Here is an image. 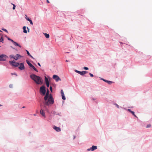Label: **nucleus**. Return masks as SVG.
I'll use <instances>...</instances> for the list:
<instances>
[{
  "mask_svg": "<svg viewBox=\"0 0 152 152\" xmlns=\"http://www.w3.org/2000/svg\"><path fill=\"white\" fill-rule=\"evenodd\" d=\"M85 70H87L88 69V68L87 67H84L83 68Z\"/></svg>",
  "mask_w": 152,
  "mask_h": 152,
  "instance_id": "7c9ffc66",
  "label": "nucleus"
},
{
  "mask_svg": "<svg viewBox=\"0 0 152 152\" xmlns=\"http://www.w3.org/2000/svg\"><path fill=\"white\" fill-rule=\"evenodd\" d=\"M50 89L51 91H52V88L51 86H50Z\"/></svg>",
  "mask_w": 152,
  "mask_h": 152,
  "instance_id": "f704fd0d",
  "label": "nucleus"
},
{
  "mask_svg": "<svg viewBox=\"0 0 152 152\" xmlns=\"http://www.w3.org/2000/svg\"><path fill=\"white\" fill-rule=\"evenodd\" d=\"M13 44L15 46H18L20 48L21 47V46L20 45L18 44V43H17L15 42Z\"/></svg>",
  "mask_w": 152,
  "mask_h": 152,
  "instance_id": "ddd939ff",
  "label": "nucleus"
},
{
  "mask_svg": "<svg viewBox=\"0 0 152 152\" xmlns=\"http://www.w3.org/2000/svg\"><path fill=\"white\" fill-rule=\"evenodd\" d=\"M81 72L79 71L78 73H79V74H80V73H81Z\"/></svg>",
  "mask_w": 152,
  "mask_h": 152,
  "instance_id": "49530a36",
  "label": "nucleus"
},
{
  "mask_svg": "<svg viewBox=\"0 0 152 152\" xmlns=\"http://www.w3.org/2000/svg\"><path fill=\"white\" fill-rule=\"evenodd\" d=\"M134 116L136 117H137V116H136V115L134 114H134H133Z\"/></svg>",
  "mask_w": 152,
  "mask_h": 152,
  "instance_id": "79ce46f5",
  "label": "nucleus"
},
{
  "mask_svg": "<svg viewBox=\"0 0 152 152\" xmlns=\"http://www.w3.org/2000/svg\"><path fill=\"white\" fill-rule=\"evenodd\" d=\"M26 27L25 26H24L23 27V32L25 33H27V31L26 30Z\"/></svg>",
  "mask_w": 152,
  "mask_h": 152,
  "instance_id": "f3484780",
  "label": "nucleus"
},
{
  "mask_svg": "<svg viewBox=\"0 0 152 152\" xmlns=\"http://www.w3.org/2000/svg\"><path fill=\"white\" fill-rule=\"evenodd\" d=\"M151 126V125L150 124H148L146 126L147 128H149Z\"/></svg>",
  "mask_w": 152,
  "mask_h": 152,
  "instance_id": "c756f323",
  "label": "nucleus"
},
{
  "mask_svg": "<svg viewBox=\"0 0 152 152\" xmlns=\"http://www.w3.org/2000/svg\"><path fill=\"white\" fill-rule=\"evenodd\" d=\"M38 65L39 66H41L40 64L39 63H38Z\"/></svg>",
  "mask_w": 152,
  "mask_h": 152,
  "instance_id": "a18cd8bd",
  "label": "nucleus"
},
{
  "mask_svg": "<svg viewBox=\"0 0 152 152\" xmlns=\"http://www.w3.org/2000/svg\"><path fill=\"white\" fill-rule=\"evenodd\" d=\"M26 61L27 64L30 67H31L33 65L31 64L30 63V62L28 61L27 60Z\"/></svg>",
  "mask_w": 152,
  "mask_h": 152,
  "instance_id": "dca6fc26",
  "label": "nucleus"
},
{
  "mask_svg": "<svg viewBox=\"0 0 152 152\" xmlns=\"http://www.w3.org/2000/svg\"><path fill=\"white\" fill-rule=\"evenodd\" d=\"M12 75H16V76L17 75L15 73H12Z\"/></svg>",
  "mask_w": 152,
  "mask_h": 152,
  "instance_id": "58836bf2",
  "label": "nucleus"
},
{
  "mask_svg": "<svg viewBox=\"0 0 152 152\" xmlns=\"http://www.w3.org/2000/svg\"><path fill=\"white\" fill-rule=\"evenodd\" d=\"M22 56L19 55L18 54H16L15 56V58H14V59L15 60H17L18 59V58H20V57H22Z\"/></svg>",
  "mask_w": 152,
  "mask_h": 152,
  "instance_id": "f8f14e48",
  "label": "nucleus"
},
{
  "mask_svg": "<svg viewBox=\"0 0 152 152\" xmlns=\"http://www.w3.org/2000/svg\"><path fill=\"white\" fill-rule=\"evenodd\" d=\"M62 96V99L64 100H65L66 99V98L64 96V95H61Z\"/></svg>",
  "mask_w": 152,
  "mask_h": 152,
  "instance_id": "b1692460",
  "label": "nucleus"
},
{
  "mask_svg": "<svg viewBox=\"0 0 152 152\" xmlns=\"http://www.w3.org/2000/svg\"><path fill=\"white\" fill-rule=\"evenodd\" d=\"M27 29H28V32H29V29L28 28V27H27Z\"/></svg>",
  "mask_w": 152,
  "mask_h": 152,
  "instance_id": "de8ad7c7",
  "label": "nucleus"
},
{
  "mask_svg": "<svg viewBox=\"0 0 152 152\" xmlns=\"http://www.w3.org/2000/svg\"><path fill=\"white\" fill-rule=\"evenodd\" d=\"M28 21H29V22H30V24L31 25H33V22H32V21L30 19L29 20H28Z\"/></svg>",
  "mask_w": 152,
  "mask_h": 152,
  "instance_id": "c85d7f7f",
  "label": "nucleus"
},
{
  "mask_svg": "<svg viewBox=\"0 0 152 152\" xmlns=\"http://www.w3.org/2000/svg\"><path fill=\"white\" fill-rule=\"evenodd\" d=\"M44 110L45 111V110H44L43 107V108H41V109L40 110V113L41 115L44 117V118L45 117V114L44 112Z\"/></svg>",
  "mask_w": 152,
  "mask_h": 152,
  "instance_id": "0eeeda50",
  "label": "nucleus"
},
{
  "mask_svg": "<svg viewBox=\"0 0 152 152\" xmlns=\"http://www.w3.org/2000/svg\"><path fill=\"white\" fill-rule=\"evenodd\" d=\"M53 79H54L56 82H58L59 81H61V79L60 78L56 75H53Z\"/></svg>",
  "mask_w": 152,
  "mask_h": 152,
  "instance_id": "423d86ee",
  "label": "nucleus"
},
{
  "mask_svg": "<svg viewBox=\"0 0 152 152\" xmlns=\"http://www.w3.org/2000/svg\"><path fill=\"white\" fill-rule=\"evenodd\" d=\"M2 29L4 31H5L7 33H8V31L6 29H4V28H2Z\"/></svg>",
  "mask_w": 152,
  "mask_h": 152,
  "instance_id": "cd10ccee",
  "label": "nucleus"
},
{
  "mask_svg": "<svg viewBox=\"0 0 152 152\" xmlns=\"http://www.w3.org/2000/svg\"><path fill=\"white\" fill-rule=\"evenodd\" d=\"M102 80H104V81L107 83L108 84H111L112 83H113L112 82L110 81L107 80H104L103 79H102Z\"/></svg>",
  "mask_w": 152,
  "mask_h": 152,
  "instance_id": "4468645a",
  "label": "nucleus"
},
{
  "mask_svg": "<svg viewBox=\"0 0 152 152\" xmlns=\"http://www.w3.org/2000/svg\"><path fill=\"white\" fill-rule=\"evenodd\" d=\"M4 41L3 38L2 37L0 39V42H3V41Z\"/></svg>",
  "mask_w": 152,
  "mask_h": 152,
  "instance_id": "5701e85b",
  "label": "nucleus"
},
{
  "mask_svg": "<svg viewBox=\"0 0 152 152\" xmlns=\"http://www.w3.org/2000/svg\"><path fill=\"white\" fill-rule=\"evenodd\" d=\"M127 110L128 111L131 113L132 114H134V112L131 111L130 109H129Z\"/></svg>",
  "mask_w": 152,
  "mask_h": 152,
  "instance_id": "412c9836",
  "label": "nucleus"
},
{
  "mask_svg": "<svg viewBox=\"0 0 152 152\" xmlns=\"http://www.w3.org/2000/svg\"><path fill=\"white\" fill-rule=\"evenodd\" d=\"M89 75H90V76L91 77H93L94 75H93L92 74H91V73H89Z\"/></svg>",
  "mask_w": 152,
  "mask_h": 152,
  "instance_id": "72a5a7b5",
  "label": "nucleus"
},
{
  "mask_svg": "<svg viewBox=\"0 0 152 152\" xmlns=\"http://www.w3.org/2000/svg\"><path fill=\"white\" fill-rule=\"evenodd\" d=\"M12 4L13 5V9L14 10H15L16 7L15 5L13 4Z\"/></svg>",
  "mask_w": 152,
  "mask_h": 152,
  "instance_id": "bb28decb",
  "label": "nucleus"
},
{
  "mask_svg": "<svg viewBox=\"0 0 152 152\" xmlns=\"http://www.w3.org/2000/svg\"><path fill=\"white\" fill-rule=\"evenodd\" d=\"M46 86H47L48 88L49 87V83H46Z\"/></svg>",
  "mask_w": 152,
  "mask_h": 152,
  "instance_id": "2f4dec72",
  "label": "nucleus"
},
{
  "mask_svg": "<svg viewBox=\"0 0 152 152\" xmlns=\"http://www.w3.org/2000/svg\"><path fill=\"white\" fill-rule=\"evenodd\" d=\"M31 67L33 69L35 68V67L33 65H32Z\"/></svg>",
  "mask_w": 152,
  "mask_h": 152,
  "instance_id": "ea45409f",
  "label": "nucleus"
},
{
  "mask_svg": "<svg viewBox=\"0 0 152 152\" xmlns=\"http://www.w3.org/2000/svg\"><path fill=\"white\" fill-rule=\"evenodd\" d=\"M0 31L1 32V31L0 30Z\"/></svg>",
  "mask_w": 152,
  "mask_h": 152,
  "instance_id": "8fccbe9b",
  "label": "nucleus"
},
{
  "mask_svg": "<svg viewBox=\"0 0 152 152\" xmlns=\"http://www.w3.org/2000/svg\"><path fill=\"white\" fill-rule=\"evenodd\" d=\"M53 128L57 132H59L61 131V129L60 127H56V126H54Z\"/></svg>",
  "mask_w": 152,
  "mask_h": 152,
  "instance_id": "9d476101",
  "label": "nucleus"
},
{
  "mask_svg": "<svg viewBox=\"0 0 152 152\" xmlns=\"http://www.w3.org/2000/svg\"><path fill=\"white\" fill-rule=\"evenodd\" d=\"M30 77L37 84H42L43 83L42 78L39 76L32 74L30 75Z\"/></svg>",
  "mask_w": 152,
  "mask_h": 152,
  "instance_id": "f03ea898",
  "label": "nucleus"
},
{
  "mask_svg": "<svg viewBox=\"0 0 152 152\" xmlns=\"http://www.w3.org/2000/svg\"><path fill=\"white\" fill-rule=\"evenodd\" d=\"M9 63L10 64L15 67H17L20 65L19 63L16 62L14 60L13 61H9Z\"/></svg>",
  "mask_w": 152,
  "mask_h": 152,
  "instance_id": "7ed1b4c3",
  "label": "nucleus"
},
{
  "mask_svg": "<svg viewBox=\"0 0 152 152\" xmlns=\"http://www.w3.org/2000/svg\"><path fill=\"white\" fill-rule=\"evenodd\" d=\"M115 105L117 107H118V108H119V106L118 104H115Z\"/></svg>",
  "mask_w": 152,
  "mask_h": 152,
  "instance_id": "473e14b6",
  "label": "nucleus"
},
{
  "mask_svg": "<svg viewBox=\"0 0 152 152\" xmlns=\"http://www.w3.org/2000/svg\"><path fill=\"white\" fill-rule=\"evenodd\" d=\"M19 68L20 70H23L24 69L25 67L23 63H21L20 66L18 67Z\"/></svg>",
  "mask_w": 152,
  "mask_h": 152,
  "instance_id": "6e6552de",
  "label": "nucleus"
},
{
  "mask_svg": "<svg viewBox=\"0 0 152 152\" xmlns=\"http://www.w3.org/2000/svg\"><path fill=\"white\" fill-rule=\"evenodd\" d=\"M8 58V56L5 54H1L0 55V61H5Z\"/></svg>",
  "mask_w": 152,
  "mask_h": 152,
  "instance_id": "39448f33",
  "label": "nucleus"
},
{
  "mask_svg": "<svg viewBox=\"0 0 152 152\" xmlns=\"http://www.w3.org/2000/svg\"><path fill=\"white\" fill-rule=\"evenodd\" d=\"M44 35L45 37L47 38H48L49 37V34H48L46 33H45Z\"/></svg>",
  "mask_w": 152,
  "mask_h": 152,
  "instance_id": "aec40b11",
  "label": "nucleus"
},
{
  "mask_svg": "<svg viewBox=\"0 0 152 152\" xmlns=\"http://www.w3.org/2000/svg\"><path fill=\"white\" fill-rule=\"evenodd\" d=\"M7 39H8V40H10L11 39H10V38H9V37H8V38H7Z\"/></svg>",
  "mask_w": 152,
  "mask_h": 152,
  "instance_id": "37998d69",
  "label": "nucleus"
},
{
  "mask_svg": "<svg viewBox=\"0 0 152 152\" xmlns=\"http://www.w3.org/2000/svg\"><path fill=\"white\" fill-rule=\"evenodd\" d=\"M97 149V147L96 146L93 145L91 148L88 149V151H93Z\"/></svg>",
  "mask_w": 152,
  "mask_h": 152,
  "instance_id": "1a4fd4ad",
  "label": "nucleus"
},
{
  "mask_svg": "<svg viewBox=\"0 0 152 152\" xmlns=\"http://www.w3.org/2000/svg\"><path fill=\"white\" fill-rule=\"evenodd\" d=\"M49 90L48 89H47V91L46 92V94L44 97V99H46V98H48L49 97V96L51 95V94L49 95Z\"/></svg>",
  "mask_w": 152,
  "mask_h": 152,
  "instance_id": "9b49d317",
  "label": "nucleus"
},
{
  "mask_svg": "<svg viewBox=\"0 0 152 152\" xmlns=\"http://www.w3.org/2000/svg\"><path fill=\"white\" fill-rule=\"evenodd\" d=\"M61 95H64V91H63V90H61Z\"/></svg>",
  "mask_w": 152,
  "mask_h": 152,
  "instance_id": "a878e982",
  "label": "nucleus"
},
{
  "mask_svg": "<svg viewBox=\"0 0 152 152\" xmlns=\"http://www.w3.org/2000/svg\"><path fill=\"white\" fill-rule=\"evenodd\" d=\"M45 102H44V106H43L44 110L48 111V109L47 106H49L53 104L54 103V100L51 95H50L48 98L44 99Z\"/></svg>",
  "mask_w": 152,
  "mask_h": 152,
  "instance_id": "f257e3e1",
  "label": "nucleus"
},
{
  "mask_svg": "<svg viewBox=\"0 0 152 152\" xmlns=\"http://www.w3.org/2000/svg\"><path fill=\"white\" fill-rule=\"evenodd\" d=\"M25 16H26L25 18H26V19L27 20H28V21L30 19L28 18V17H27V15H25Z\"/></svg>",
  "mask_w": 152,
  "mask_h": 152,
  "instance_id": "393cba45",
  "label": "nucleus"
},
{
  "mask_svg": "<svg viewBox=\"0 0 152 152\" xmlns=\"http://www.w3.org/2000/svg\"><path fill=\"white\" fill-rule=\"evenodd\" d=\"M45 81L46 83H49V82L48 80V78L46 76H45Z\"/></svg>",
  "mask_w": 152,
  "mask_h": 152,
  "instance_id": "6ab92c4d",
  "label": "nucleus"
},
{
  "mask_svg": "<svg viewBox=\"0 0 152 152\" xmlns=\"http://www.w3.org/2000/svg\"><path fill=\"white\" fill-rule=\"evenodd\" d=\"M10 41L11 42H12L13 43H14V42H15V41H14L13 40H12V39H11L10 40Z\"/></svg>",
  "mask_w": 152,
  "mask_h": 152,
  "instance_id": "4c0bfd02",
  "label": "nucleus"
},
{
  "mask_svg": "<svg viewBox=\"0 0 152 152\" xmlns=\"http://www.w3.org/2000/svg\"><path fill=\"white\" fill-rule=\"evenodd\" d=\"M87 73V72L86 71H83L81 72L80 75H83Z\"/></svg>",
  "mask_w": 152,
  "mask_h": 152,
  "instance_id": "2eb2a0df",
  "label": "nucleus"
},
{
  "mask_svg": "<svg viewBox=\"0 0 152 152\" xmlns=\"http://www.w3.org/2000/svg\"><path fill=\"white\" fill-rule=\"evenodd\" d=\"M10 58H13L14 59L15 58V56L13 55H11L10 56Z\"/></svg>",
  "mask_w": 152,
  "mask_h": 152,
  "instance_id": "4be33fe9",
  "label": "nucleus"
},
{
  "mask_svg": "<svg viewBox=\"0 0 152 152\" xmlns=\"http://www.w3.org/2000/svg\"><path fill=\"white\" fill-rule=\"evenodd\" d=\"M34 69L37 72H38V70H37V69L35 67Z\"/></svg>",
  "mask_w": 152,
  "mask_h": 152,
  "instance_id": "c9c22d12",
  "label": "nucleus"
},
{
  "mask_svg": "<svg viewBox=\"0 0 152 152\" xmlns=\"http://www.w3.org/2000/svg\"><path fill=\"white\" fill-rule=\"evenodd\" d=\"M1 106V105L0 104V106Z\"/></svg>",
  "mask_w": 152,
  "mask_h": 152,
  "instance_id": "3c124183",
  "label": "nucleus"
},
{
  "mask_svg": "<svg viewBox=\"0 0 152 152\" xmlns=\"http://www.w3.org/2000/svg\"><path fill=\"white\" fill-rule=\"evenodd\" d=\"M75 72H77V73H78V72H79V71H78V70H75Z\"/></svg>",
  "mask_w": 152,
  "mask_h": 152,
  "instance_id": "a19ab883",
  "label": "nucleus"
},
{
  "mask_svg": "<svg viewBox=\"0 0 152 152\" xmlns=\"http://www.w3.org/2000/svg\"><path fill=\"white\" fill-rule=\"evenodd\" d=\"M26 51L27 52V53L29 56H30L32 58L34 59L33 57L29 53V52L27 50H26Z\"/></svg>",
  "mask_w": 152,
  "mask_h": 152,
  "instance_id": "a211bd4d",
  "label": "nucleus"
},
{
  "mask_svg": "<svg viewBox=\"0 0 152 152\" xmlns=\"http://www.w3.org/2000/svg\"><path fill=\"white\" fill-rule=\"evenodd\" d=\"M47 2L48 3H50L49 1L48 0H47Z\"/></svg>",
  "mask_w": 152,
  "mask_h": 152,
  "instance_id": "c03bdc74",
  "label": "nucleus"
},
{
  "mask_svg": "<svg viewBox=\"0 0 152 152\" xmlns=\"http://www.w3.org/2000/svg\"><path fill=\"white\" fill-rule=\"evenodd\" d=\"M40 92L43 95H45L46 92V89L45 86H42L40 88Z\"/></svg>",
  "mask_w": 152,
  "mask_h": 152,
  "instance_id": "20e7f679",
  "label": "nucleus"
},
{
  "mask_svg": "<svg viewBox=\"0 0 152 152\" xmlns=\"http://www.w3.org/2000/svg\"><path fill=\"white\" fill-rule=\"evenodd\" d=\"M9 87L10 88H12V84H10L9 85Z\"/></svg>",
  "mask_w": 152,
  "mask_h": 152,
  "instance_id": "e433bc0d",
  "label": "nucleus"
},
{
  "mask_svg": "<svg viewBox=\"0 0 152 152\" xmlns=\"http://www.w3.org/2000/svg\"><path fill=\"white\" fill-rule=\"evenodd\" d=\"M66 62H68V61L67 60H66Z\"/></svg>",
  "mask_w": 152,
  "mask_h": 152,
  "instance_id": "09e8293b",
  "label": "nucleus"
}]
</instances>
